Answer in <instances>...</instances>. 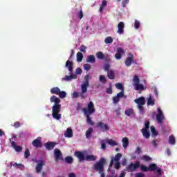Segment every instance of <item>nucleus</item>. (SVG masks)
<instances>
[{"label": "nucleus", "instance_id": "4468645a", "mask_svg": "<svg viewBox=\"0 0 177 177\" xmlns=\"http://www.w3.org/2000/svg\"><path fill=\"white\" fill-rule=\"evenodd\" d=\"M128 57L125 59V64L127 67H129L131 64L133 62V59H135V57L133 56V54L129 53H128Z\"/></svg>", "mask_w": 177, "mask_h": 177}, {"label": "nucleus", "instance_id": "4be33fe9", "mask_svg": "<svg viewBox=\"0 0 177 177\" xmlns=\"http://www.w3.org/2000/svg\"><path fill=\"white\" fill-rule=\"evenodd\" d=\"M134 102L136 103V104H138V106L145 105L146 103L145 97H140L139 98L136 99Z\"/></svg>", "mask_w": 177, "mask_h": 177}, {"label": "nucleus", "instance_id": "c85d7f7f", "mask_svg": "<svg viewBox=\"0 0 177 177\" xmlns=\"http://www.w3.org/2000/svg\"><path fill=\"white\" fill-rule=\"evenodd\" d=\"M50 93L53 95H59L60 93V88L59 87H53L50 89Z\"/></svg>", "mask_w": 177, "mask_h": 177}, {"label": "nucleus", "instance_id": "37998d69", "mask_svg": "<svg viewBox=\"0 0 177 177\" xmlns=\"http://www.w3.org/2000/svg\"><path fill=\"white\" fill-rule=\"evenodd\" d=\"M105 44H113V37H107L104 40Z\"/></svg>", "mask_w": 177, "mask_h": 177}, {"label": "nucleus", "instance_id": "e2e57ef3", "mask_svg": "<svg viewBox=\"0 0 177 177\" xmlns=\"http://www.w3.org/2000/svg\"><path fill=\"white\" fill-rule=\"evenodd\" d=\"M156 171L159 176H161V175H162V169H161L160 167H157Z\"/></svg>", "mask_w": 177, "mask_h": 177}, {"label": "nucleus", "instance_id": "bb28decb", "mask_svg": "<svg viewBox=\"0 0 177 177\" xmlns=\"http://www.w3.org/2000/svg\"><path fill=\"white\" fill-rule=\"evenodd\" d=\"M107 77L109 80H114L115 78V74L114 73V71L110 69L107 72Z\"/></svg>", "mask_w": 177, "mask_h": 177}, {"label": "nucleus", "instance_id": "ea45409f", "mask_svg": "<svg viewBox=\"0 0 177 177\" xmlns=\"http://www.w3.org/2000/svg\"><path fill=\"white\" fill-rule=\"evenodd\" d=\"M81 95V93H78L77 91H74L73 93H72V99H77V97H80V96Z\"/></svg>", "mask_w": 177, "mask_h": 177}, {"label": "nucleus", "instance_id": "a19ab883", "mask_svg": "<svg viewBox=\"0 0 177 177\" xmlns=\"http://www.w3.org/2000/svg\"><path fill=\"white\" fill-rule=\"evenodd\" d=\"M141 160H142V161H151V158L147 155H145L142 156Z\"/></svg>", "mask_w": 177, "mask_h": 177}, {"label": "nucleus", "instance_id": "473e14b6", "mask_svg": "<svg viewBox=\"0 0 177 177\" xmlns=\"http://www.w3.org/2000/svg\"><path fill=\"white\" fill-rule=\"evenodd\" d=\"M158 167L157 165L153 163L151 164L149 167H148V171H149L150 172L153 171H156Z\"/></svg>", "mask_w": 177, "mask_h": 177}, {"label": "nucleus", "instance_id": "4c0bfd02", "mask_svg": "<svg viewBox=\"0 0 177 177\" xmlns=\"http://www.w3.org/2000/svg\"><path fill=\"white\" fill-rule=\"evenodd\" d=\"M108 143L110 145V146H118V143H117V142L114 141L113 139L109 140Z\"/></svg>", "mask_w": 177, "mask_h": 177}, {"label": "nucleus", "instance_id": "2eb2a0df", "mask_svg": "<svg viewBox=\"0 0 177 177\" xmlns=\"http://www.w3.org/2000/svg\"><path fill=\"white\" fill-rule=\"evenodd\" d=\"M65 67L68 68L70 74H72V73L74 71V64L73 62L70 61V59H68L66 62Z\"/></svg>", "mask_w": 177, "mask_h": 177}, {"label": "nucleus", "instance_id": "c9c22d12", "mask_svg": "<svg viewBox=\"0 0 177 177\" xmlns=\"http://www.w3.org/2000/svg\"><path fill=\"white\" fill-rule=\"evenodd\" d=\"M169 145H174L176 143L175 136L174 135H171L169 137Z\"/></svg>", "mask_w": 177, "mask_h": 177}, {"label": "nucleus", "instance_id": "72a5a7b5", "mask_svg": "<svg viewBox=\"0 0 177 177\" xmlns=\"http://www.w3.org/2000/svg\"><path fill=\"white\" fill-rule=\"evenodd\" d=\"M82 59H84V55L81 52H78L77 53V62L80 63V62H82Z\"/></svg>", "mask_w": 177, "mask_h": 177}, {"label": "nucleus", "instance_id": "680f3d73", "mask_svg": "<svg viewBox=\"0 0 177 177\" xmlns=\"http://www.w3.org/2000/svg\"><path fill=\"white\" fill-rule=\"evenodd\" d=\"M80 50L83 52V53H85L86 52V46H85L84 45H82L80 46Z\"/></svg>", "mask_w": 177, "mask_h": 177}, {"label": "nucleus", "instance_id": "9d476101", "mask_svg": "<svg viewBox=\"0 0 177 177\" xmlns=\"http://www.w3.org/2000/svg\"><path fill=\"white\" fill-rule=\"evenodd\" d=\"M89 86V84L88 83H83L81 86L82 92L80 93V97L81 99H85L86 95L84 93L88 92V87Z\"/></svg>", "mask_w": 177, "mask_h": 177}, {"label": "nucleus", "instance_id": "9b49d317", "mask_svg": "<svg viewBox=\"0 0 177 177\" xmlns=\"http://www.w3.org/2000/svg\"><path fill=\"white\" fill-rule=\"evenodd\" d=\"M121 157H122V154H121L120 153H117L115 156V157H112L109 164V168H111V167L114 165V162H120V160H121Z\"/></svg>", "mask_w": 177, "mask_h": 177}, {"label": "nucleus", "instance_id": "393cba45", "mask_svg": "<svg viewBox=\"0 0 177 177\" xmlns=\"http://www.w3.org/2000/svg\"><path fill=\"white\" fill-rule=\"evenodd\" d=\"M86 62V63H91L93 64V63L96 62V58H95V55H89L87 57Z\"/></svg>", "mask_w": 177, "mask_h": 177}, {"label": "nucleus", "instance_id": "0e129e2a", "mask_svg": "<svg viewBox=\"0 0 177 177\" xmlns=\"http://www.w3.org/2000/svg\"><path fill=\"white\" fill-rule=\"evenodd\" d=\"M84 80L85 82H84V84H89V75H86L84 77Z\"/></svg>", "mask_w": 177, "mask_h": 177}, {"label": "nucleus", "instance_id": "f3484780", "mask_svg": "<svg viewBox=\"0 0 177 177\" xmlns=\"http://www.w3.org/2000/svg\"><path fill=\"white\" fill-rule=\"evenodd\" d=\"M32 145L34 147L39 148L42 147V142H41V137H38L32 142Z\"/></svg>", "mask_w": 177, "mask_h": 177}, {"label": "nucleus", "instance_id": "4d7b16f0", "mask_svg": "<svg viewBox=\"0 0 177 177\" xmlns=\"http://www.w3.org/2000/svg\"><path fill=\"white\" fill-rule=\"evenodd\" d=\"M118 102H120V98L118 97L115 96L113 97V102L114 103V104L118 103Z\"/></svg>", "mask_w": 177, "mask_h": 177}, {"label": "nucleus", "instance_id": "13d9d810", "mask_svg": "<svg viewBox=\"0 0 177 177\" xmlns=\"http://www.w3.org/2000/svg\"><path fill=\"white\" fill-rule=\"evenodd\" d=\"M120 167H121V163H120V162H115V169H120Z\"/></svg>", "mask_w": 177, "mask_h": 177}, {"label": "nucleus", "instance_id": "79ce46f5", "mask_svg": "<svg viewBox=\"0 0 177 177\" xmlns=\"http://www.w3.org/2000/svg\"><path fill=\"white\" fill-rule=\"evenodd\" d=\"M76 16H77L80 20L84 17V12L82 11V9H81L79 12H76Z\"/></svg>", "mask_w": 177, "mask_h": 177}, {"label": "nucleus", "instance_id": "5fc2aeb1", "mask_svg": "<svg viewBox=\"0 0 177 177\" xmlns=\"http://www.w3.org/2000/svg\"><path fill=\"white\" fill-rule=\"evenodd\" d=\"M145 128L142 129L149 130V129L150 128V122L149 121L145 122Z\"/></svg>", "mask_w": 177, "mask_h": 177}, {"label": "nucleus", "instance_id": "412c9836", "mask_svg": "<svg viewBox=\"0 0 177 177\" xmlns=\"http://www.w3.org/2000/svg\"><path fill=\"white\" fill-rule=\"evenodd\" d=\"M71 75H66L62 80L64 81H71V80H77V75L72 73H69Z\"/></svg>", "mask_w": 177, "mask_h": 177}, {"label": "nucleus", "instance_id": "c756f323", "mask_svg": "<svg viewBox=\"0 0 177 177\" xmlns=\"http://www.w3.org/2000/svg\"><path fill=\"white\" fill-rule=\"evenodd\" d=\"M122 145H123L124 149H127V147L129 146V140L127 137H124L122 138Z\"/></svg>", "mask_w": 177, "mask_h": 177}, {"label": "nucleus", "instance_id": "6ab92c4d", "mask_svg": "<svg viewBox=\"0 0 177 177\" xmlns=\"http://www.w3.org/2000/svg\"><path fill=\"white\" fill-rule=\"evenodd\" d=\"M44 165H45V162L44 160H41L35 167V171L37 174H39L42 171V168L44 167Z\"/></svg>", "mask_w": 177, "mask_h": 177}, {"label": "nucleus", "instance_id": "b1692460", "mask_svg": "<svg viewBox=\"0 0 177 177\" xmlns=\"http://www.w3.org/2000/svg\"><path fill=\"white\" fill-rule=\"evenodd\" d=\"M85 117L86 118V122L88 124V125H91V127H93L95 125V122L92 121V118H91V114H84Z\"/></svg>", "mask_w": 177, "mask_h": 177}, {"label": "nucleus", "instance_id": "864d4df0", "mask_svg": "<svg viewBox=\"0 0 177 177\" xmlns=\"http://www.w3.org/2000/svg\"><path fill=\"white\" fill-rule=\"evenodd\" d=\"M119 99H121V97H124V90H122L120 93H118L116 95Z\"/></svg>", "mask_w": 177, "mask_h": 177}, {"label": "nucleus", "instance_id": "bf43d9fd", "mask_svg": "<svg viewBox=\"0 0 177 177\" xmlns=\"http://www.w3.org/2000/svg\"><path fill=\"white\" fill-rule=\"evenodd\" d=\"M136 154L140 155L142 153V149H140L139 147L136 148V150L135 151Z\"/></svg>", "mask_w": 177, "mask_h": 177}, {"label": "nucleus", "instance_id": "39448f33", "mask_svg": "<svg viewBox=\"0 0 177 177\" xmlns=\"http://www.w3.org/2000/svg\"><path fill=\"white\" fill-rule=\"evenodd\" d=\"M133 86L136 91H145V86L143 84H140V80L138 75H135L133 79Z\"/></svg>", "mask_w": 177, "mask_h": 177}, {"label": "nucleus", "instance_id": "e433bc0d", "mask_svg": "<svg viewBox=\"0 0 177 177\" xmlns=\"http://www.w3.org/2000/svg\"><path fill=\"white\" fill-rule=\"evenodd\" d=\"M73 161L74 160L71 156H66L65 158V162H66V164H73Z\"/></svg>", "mask_w": 177, "mask_h": 177}, {"label": "nucleus", "instance_id": "2f4dec72", "mask_svg": "<svg viewBox=\"0 0 177 177\" xmlns=\"http://www.w3.org/2000/svg\"><path fill=\"white\" fill-rule=\"evenodd\" d=\"M93 132V129L88 128V129L86 131V138L89 139L91 136H92V133Z\"/></svg>", "mask_w": 177, "mask_h": 177}, {"label": "nucleus", "instance_id": "0eeeda50", "mask_svg": "<svg viewBox=\"0 0 177 177\" xmlns=\"http://www.w3.org/2000/svg\"><path fill=\"white\" fill-rule=\"evenodd\" d=\"M96 57L99 60H104L105 63H110L111 62V58L109 54H104L103 52L99 51L96 53Z\"/></svg>", "mask_w": 177, "mask_h": 177}, {"label": "nucleus", "instance_id": "a878e982", "mask_svg": "<svg viewBox=\"0 0 177 177\" xmlns=\"http://www.w3.org/2000/svg\"><path fill=\"white\" fill-rule=\"evenodd\" d=\"M73 129L71 128H68L64 133L65 138H73Z\"/></svg>", "mask_w": 177, "mask_h": 177}, {"label": "nucleus", "instance_id": "1a4fd4ad", "mask_svg": "<svg viewBox=\"0 0 177 177\" xmlns=\"http://www.w3.org/2000/svg\"><path fill=\"white\" fill-rule=\"evenodd\" d=\"M158 113L156 115V121L158 124H162L165 120V117L164 116V113L160 108H158Z\"/></svg>", "mask_w": 177, "mask_h": 177}, {"label": "nucleus", "instance_id": "5701e85b", "mask_svg": "<svg viewBox=\"0 0 177 177\" xmlns=\"http://www.w3.org/2000/svg\"><path fill=\"white\" fill-rule=\"evenodd\" d=\"M124 113L127 117H131V115H135V111L132 108H128L125 110Z\"/></svg>", "mask_w": 177, "mask_h": 177}, {"label": "nucleus", "instance_id": "6e6d98bb", "mask_svg": "<svg viewBox=\"0 0 177 177\" xmlns=\"http://www.w3.org/2000/svg\"><path fill=\"white\" fill-rule=\"evenodd\" d=\"M14 149L18 153H19L20 151H21V150H23V148L21 146H19V145H17Z\"/></svg>", "mask_w": 177, "mask_h": 177}, {"label": "nucleus", "instance_id": "a18cd8bd", "mask_svg": "<svg viewBox=\"0 0 177 177\" xmlns=\"http://www.w3.org/2000/svg\"><path fill=\"white\" fill-rule=\"evenodd\" d=\"M83 67L86 71H89V70H91V64H84Z\"/></svg>", "mask_w": 177, "mask_h": 177}, {"label": "nucleus", "instance_id": "f03ea898", "mask_svg": "<svg viewBox=\"0 0 177 177\" xmlns=\"http://www.w3.org/2000/svg\"><path fill=\"white\" fill-rule=\"evenodd\" d=\"M50 103H54L52 106V116L55 120H60L62 118V114L60 111H62V104H60V100L56 95H53L50 98Z\"/></svg>", "mask_w": 177, "mask_h": 177}, {"label": "nucleus", "instance_id": "423d86ee", "mask_svg": "<svg viewBox=\"0 0 177 177\" xmlns=\"http://www.w3.org/2000/svg\"><path fill=\"white\" fill-rule=\"evenodd\" d=\"M96 109H95V104L93 102L91 101L87 104V109L86 108L83 109V113L84 114H90L92 115L93 113H95Z\"/></svg>", "mask_w": 177, "mask_h": 177}, {"label": "nucleus", "instance_id": "338daca9", "mask_svg": "<svg viewBox=\"0 0 177 177\" xmlns=\"http://www.w3.org/2000/svg\"><path fill=\"white\" fill-rule=\"evenodd\" d=\"M136 177H145V174L142 172L136 173L135 175Z\"/></svg>", "mask_w": 177, "mask_h": 177}, {"label": "nucleus", "instance_id": "3c124183", "mask_svg": "<svg viewBox=\"0 0 177 177\" xmlns=\"http://www.w3.org/2000/svg\"><path fill=\"white\" fill-rule=\"evenodd\" d=\"M140 169H141V171H144L145 172H147V171H149V167H147L144 165H140Z\"/></svg>", "mask_w": 177, "mask_h": 177}, {"label": "nucleus", "instance_id": "7ed1b4c3", "mask_svg": "<svg viewBox=\"0 0 177 177\" xmlns=\"http://www.w3.org/2000/svg\"><path fill=\"white\" fill-rule=\"evenodd\" d=\"M75 156L78 158L79 162H82V161H96L97 157L94 155H87L85 156V153L84 152H81L80 151H76L75 152Z\"/></svg>", "mask_w": 177, "mask_h": 177}, {"label": "nucleus", "instance_id": "052dcab7", "mask_svg": "<svg viewBox=\"0 0 177 177\" xmlns=\"http://www.w3.org/2000/svg\"><path fill=\"white\" fill-rule=\"evenodd\" d=\"M75 73H76V74L80 75L82 74V69H81V68H77L75 70Z\"/></svg>", "mask_w": 177, "mask_h": 177}, {"label": "nucleus", "instance_id": "603ef678", "mask_svg": "<svg viewBox=\"0 0 177 177\" xmlns=\"http://www.w3.org/2000/svg\"><path fill=\"white\" fill-rule=\"evenodd\" d=\"M104 70L106 72L110 71V65L109 64H105L104 66Z\"/></svg>", "mask_w": 177, "mask_h": 177}, {"label": "nucleus", "instance_id": "f257e3e1", "mask_svg": "<svg viewBox=\"0 0 177 177\" xmlns=\"http://www.w3.org/2000/svg\"><path fill=\"white\" fill-rule=\"evenodd\" d=\"M50 103H54L52 106V116L55 120H60L62 118V114L60 111H62V104H60V100L56 95H53L50 98Z\"/></svg>", "mask_w": 177, "mask_h": 177}, {"label": "nucleus", "instance_id": "de8ad7c7", "mask_svg": "<svg viewBox=\"0 0 177 177\" xmlns=\"http://www.w3.org/2000/svg\"><path fill=\"white\" fill-rule=\"evenodd\" d=\"M100 82L102 84H106V77L103 75H100Z\"/></svg>", "mask_w": 177, "mask_h": 177}, {"label": "nucleus", "instance_id": "09e8293b", "mask_svg": "<svg viewBox=\"0 0 177 177\" xmlns=\"http://www.w3.org/2000/svg\"><path fill=\"white\" fill-rule=\"evenodd\" d=\"M134 27L136 30H138L140 27V21L136 20L134 23Z\"/></svg>", "mask_w": 177, "mask_h": 177}, {"label": "nucleus", "instance_id": "ddd939ff", "mask_svg": "<svg viewBox=\"0 0 177 177\" xmlns=\"http://www.w3.org/2000/svg\"><path fill=\"white\" fill-rule=\"evenodd\" d=\"M96 128H100L102 132H107L109 131V125L107 124H104L102 122H98L96 124Z\"/></svg>", "mask_w": 177, "mask_h": 177}, {"label": "nucleus", "instance_id": "dca6fc26", "mask_svg": "<svg viewBox=\"0 0 177 177\" xmlns=\"http://www.w3.org/2000/svg\"><path fill=\"white\" fill-rule=\"evenodd\" d=\"M56 145H57V143L48 141L44 144V147L46 150L50 151L55 149V146H56Z\"/></svg>", "mask_w": 177, "mask_h": 177}, {"label": "nucleus", "instance_id": "f8f14e48", "mask_svg": "<svg viewBox=\"0 0 177 177\" xmlns=\"http://www.w3.org/2000/svg\"><path fill=\"white\" fill-rule=\"evenodd\" d=\"M54 156H55V161L57 162V161L60 160H63V153L59 149H55L54 150Z\"/></svg>", "mask_w": 177, "mask_h": 177}, {"label": "nucleus", "instance_id": "20e7f679", "mask_svg": "<svg viewBox=\"0 0 177 177\" xmlns=\"http://www.w3.org/2000/svg\"><path fill=\"white\" fill-rule=\"evenodd\" d=\"M106 162V158H101L100 160L94 165V169L98 172H103Z\"/></svg>", "mask_w": 177, "mask_h": 177}, {"label": "nucleus", "instance_id": "774afa93", "mask_svg": "<svg viewBox=\"0 0 177 177\" xmlns=\"http://www.w3.org/2000/svg\"><path fill=\"white\" fill-rule=\"evenodd\" d=\"M138 107L140 113H143L145 111V108L143 107V105H138Z\"/></svg>", "mask_w": 177, "mask_h": 177}, {"label": "nucleus", "instance_id": "cd10ccee", "mask_svg": "<svg viewBox=\"0 0 177 177\" xmlns=\"http://www.w3.org/2000/svg\"><path fill=\"white\" fill-rule=\"evenodd\" d=\"M141 132L142 133L143 137L146 138V139H149V138H150V132H149V130L142 129Z\"/></svg>", "mask_w": 177, "mask_h": 177}, {"label": "nucleus", "instance_id": "f704fd0d", "mask_svg": "<svg viewBox=\"0 0 177 177\" xmlns=\"http://www.w3.org/2000/svg\"><path fill=\"white\" fill-rule=\"evenodd\" d=\"M147 106H154L156 104V102H154V100L151 97V96H149L147 100Z\"/></svg>", "mask_w": 177, "mask_h": 177}, {"label": "nucleus", "instance_id": "6e6552de", "mask_svg": "<svg viewBox=\"0 0 177 177\" xmlns=\"http://www.w3.org/2000/svg\"><path fill=\"white\" fill-rule=\"evenodd\" d=\"M140 167V162H137L136 163H131L126 167V171H128V172H134V171H136L138 168Z\"/></svg>", "mask_w": 177, "mask_h": 177}, {"label": "nucleus", "instance_id": "69168bd1", "mask_svg": "<svg viewBox=\"0 0 177 177\" xmlns=\"http://www.w3.org/2000/svg\"><path fill=\"white\" fill-rule=\"evenodd\" d=\"M129 3V0H123L122 5L123 8H125L127 6V4Z\"/></svg>", "mask_w": 177, "mask_h": 177}, {"label": "nucleus", "instance_id": "c03bdc74", "mask_svg": "<svg viewBox=\"0 0 177 177\" xmlns=\"http://www.w3.org/2000/svg\"><path fill=\"white\" fill-rule=\"evenodd\" d=\"M115 86L117 89H121V91H124V86H122V83H116Z\"/></svg>", "mask_w": 177, "mask_h": 177}, {"label": "nucleus", "instance_id": "58836bf2", "mask_svg": "<svg viewBox=\"0 0 177 177\" xmlns=\"http://www.w3.org/2000/svg\"><path fill=\"white\" fill-rule=\"evenodd\" d=\"M58 95L61 99H64V97L67 96V93H66V91H59V93Z\"/></svg>", "mask_w": 177, "mask_h": 177}, {"label": "nucleus", "instance_id": "7c9ffc66", "mask_svg": "<svg viewBox=\"0 0 177 177\" xmlns=\"http://www.w3.org/2000/svg\"><path fill=\"white\" fill-rule=\"evenodd\" d=\"M121 107L118 106V109L113 111V114H115V117H118V118H120L121 115Z\"/></svg>", "mask_w": 177, "mask_h": 177}, {"label": "nucleus", "instance_id": "a211bd4d", "mask_svg": "<svg viewBox=\"0 0 177 177\" xmlns=\"http://www.w3.org/2000/svg\"><path fill=\"white\" fill-rule=\"evenodd\" d=\"M124 28H125V24L124 22H120L118 24V34H120V35L124 34Z\"/></svg>", "mask_w": 177, "mask_h": 177}, {"label": "nucleus", "instance_id": "8fccbe9b", "mask_svg": "<svg viewBox=\"0 0 177 177\" xmlns=\"http://www.w3.org/2000/svg\"><path fill=\"white\" fill-rule=\"evenodd\" d=\"M24 157L25 158H28L30 157V149H26L24 153Z\"/></svg>", "mask_w": 177, "mask_h": 177}, {"label": "nucleus", "instance_id": "aec40b11", "mask_svg": "<svg viewBox=\"0 0 177 177\" xmlns=\"http://www.w3.org/2000/svg\"><path fill=\"white\" fill-rule=\"evenodd\" d=\"M124 50H122V48H118L117 49V53L115 55V59H117L118 60H120V59H121V57H122V55H124Z\"/></svg>", "mask_w": 177, "mask_h": 177}, {"label": "nucleus", "instance_id": "49530a36", "mask_svg": "<svg viewBox=\"0 0 177 177\" xmlns=\"http://www.w3.org/2000/svg\"><path fill=\"white\" fill-rule=\"evenodd\" d=\"M151 131L152 132V135H154V136H157V135H158V133H157V131L153 126L151 127Z\"/></svg>", "mask_w": 177, "mask_h": 177}]
</instances>
